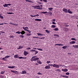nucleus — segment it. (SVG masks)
Listing matches in <instances>:
<instances>
[{
    "label": "nucleus",
    "mask_w": 78,
    "mask_h": 78,
    "mask_svg": "<svg viewBox=\"0 0 78 78\" xmlns=\"http://www.w3.org/2000/svg\"><path fill=\"white\" fill-rule=\"evenodd\" d=\"M32 7L33 8H34V9H39V10L42 9V8L40 7V6L39 5L33 6H32Z\"/></svg>",
    "instance_id": "obj_1"
},
{
    "label": "nucleus",
    "mask_w": 78,
    "mask_h": 78,
    "mask_svg": "<svg viewBox=\"0 0 78 78\" xmlns=\"http://www.w3.org/2000/svg\"><path fill=\"white\" fill-rule=\"evenodd\" d=\"M53 67L56 68H59V65H56L55 64L53 65Z\"/></svg>",
    "instance_id": "obj_2"
},
{
    "label": "nucleus",
    "mask_w": 78,
    "mask_h": 78,
    "mask_svg": "<svg viewBox=\"0 0 78 78\" xmlns=\"http://www.w3.org/2000/svg\"><path fill=\"white\" fill-rule=\"evenodd\" d=\"M11 72H12L13 73H15L16 75H19L18 72L17 71H13L11 70Z\"/></svg>",
    "instance_id": "obj_3"
},
{
    "label": "nucleus",
    "mask_w": 78,
    "mask_h": 78,
    "mask_svg": "<svg viewBox=\"0 0 78 78\" xmlns=\"http://www.w3.org/2000/svg\"><path fill=\"white\" fill-rule=\"evenodd\" d=\"M36 58V56H33L30 59L31 61H35V58Z\"/></svg>",
    "instance_id": "obj_4"
},
{
    "label": "nucleus",
    "mask_w": 78,
    "mask_h": 78,
    "mask_svg": "<svg viewBox=\"0 0 78 78\" xmlns=\"http://www.w3.org/2000/svg\"><path fill=\"white\" fill-rule=\"evenodd\" d=\"M11 4H5L4 5H3L4 7H8V6H11Z\"/></svg>",
    "instance_id": "obj_5"
},
{
    "label": "nucleus",
    "mask_w": 78,
    "mask_h": 78,
    "mask_svg": "<svg viewBox=\"0 0 78 78\" xmlns=\"http://www.w3.org/2000/svg\"><path fill=\"white\" fill-rule=\"evenodd\" d=\"M63 11H64V12H66V13H67V12H68V11L67 10V9H65L64 8L63 9Z\"/></svg>",
    "instance_id": "obj_6"
},
{
    "label": "nucleus",
    "mask_w": 78,
    "mask_h": 78,
    "mask_svg": "<svg viewBox=\"0 0 78 78\" xmlns=\"http://www.w3.org/2000/svg\"><path fill=\"white\" fill-rule=\"evenodd\" d=\"M21 74H26L27 73V71L25 70H23L22 71V73H20Z\"/></svg>",
    "instance_id": "obj_7"
},
{
    "label": "nucleus",
    "mask_w": 78,
    "mask_h": 78,
    "mask_svg": "<svg viewBox=\"0 0 78 78\" xmlns=\"http://www.w3.org/2000/svg\"><path fill=\"white\" fill-rule=\"evenodd\" d=\"M50 66H49V65L48 66H46L45 67V69H50Z\"/></svg>",
    "instance_id": "obj_8"
},
{
    "label": "nucleus",
    "mask_w": 78,
    "mask_h": 78,
    "mask_svg": "<svg viewBox=\"0 0 78 78\" xmlns=\"http://www.w3.org/2000/svg\"><path fill=\"white\" fill-rule=\"evenodd\" d=\"M28 52L25 51L24 52V56H27V55H28Z\"/></svg>",
    "instance_id": "obj_9"
},
{
    "label": "nucleus",
    "mask_w": 78,
    "mask_h": 78,
    "mask_svg": "<svg viewBox=\"0 0 78 78\" xmlns=\"http://www.w3.org/2000/svg\"><path fill=\"white\" fill-rule=\"evenodd\" d=\"M62 71H63V72H67L68 71V69H67L66 68L65 69H62Z\"/></svg>",
    "instance_id": "obj_10"
},
{
    "label": "nucleus",
    "mask_w": 78,
    "mask_h": 78,
    "mask_svg": "<svg viewBox=\"0 0 78 78\" xmlns=\"http://www.w3.org/2000/svg\"><path fill=\"white\" fill-rule=\"evenodd\" d=\"M14 58H19V56L18 54H16L14 56Z\"/></svg>",
    "instance_id": "obj_11"
},
{
    "label": "nucleus",
    "mask_w": 78,
    "mask_h": 78,
    "mask_svg": "<svg viewBox=\"0 0 78 78\" xmlns=\"http://www.w3.org/2000/svg\"><path fill=\"white\" fill-rule=\"evenodd\" d=\"M19 59H27V57H19Z\"/></svg>",
    "instance_id": "obj_12"
},
{
    "label": "nucleus",
    "mask_w": 78,
    "mask_h": 78,
    "mask_svg": "<svg viewBox=\"0 0 78 78\" xmlns=\"http://www.w3.org/2000/svg\"><path fill=\"white\" fill-rule=\"evenodd\" d=\"M73 47L75 48H78V45H73Z\"/></svg>",
    "instance_id": "obj_13"
},
{
    "label": "nucleus",
    "mask_w": 78,
    "mask_h": 78,
    "mask_svg": "<svg viewBox=\"0 0 78 78\" xmlns=\"http://www.w3.org/2000/svg\"><path fill=\"white\" fill-rule=\"evenodd\" d=\"M56 45H59V46H64V44H56L55 45V46Z\"/></svg>",
    "instance_id": "obj_14"
},
{
    "label": "nucleus",
    "mask_w": 78,
    "mask_h": 78,
    "mask_svg": "<svg viewBox=\"0 0 78 78\" xmlns=\"http://www.w3.org/2000/svg\"><path fill=\"white\" fill-rule=\"evenodd\" d=\"M68 12L69 14H72V13H73V12H72L70 11V9H68Z\"/></svg>",
    "instance_id": "obj_15"
},
{
    "label": "nucleus",
    "mask_w": 78,
    "mask_h": 78,
    "mask_svg": "<svg viewBox=\"0 0 78 78\" xmlns=\"http://www.w3.org/2000/svg\"><path fill=\"white\" fill-rule=\"evenodd\" d=\"M37 62L38 63V64H42V62H41V60H38L37 61Z\"/></svg>",
    "instance_id": "obj_16"
},
{
    "label": "nucleus",
    "mask_w": 78,
    "mask_h": 78,
    "mask_svg": "<svg viewBox=\"0 0 78 78\" xmlns=\"http://www.w3.org/2000/svg\"><path fill=\"white\" fill-rule=\"evenodd\" d=\"M21 34L22 35H23V34H25V32L24 31V30H22V32H21Z\"/></svg>",
    "instance_id": "obj_17"
},
{
    "label": "nucleus",
    "mask_w": 78,
    "mask_h": 78,
    "mask_svg": "<svg viewBox=\"0 0 78 78\" xmlns=\"http://www.w3.org/2000/svg\"><path fill=\"white\" fill-rule=\"evenodd\" d=\"M37 34L38 36H44L43 34H41L40 33H37Z\"/></svg>",
    "instance_id": "obj_18"
},
{
    "label": "nucleus",
    "mask_w": 78,
    "mask_h": 78,
    "mask_svg": "<svg viewBox=\"0 0 78 78\" xmlns=\"http://www.w3.org/2000/svg\"><path fill=\"white\" fill-rule=\"evenodd\" d=\"M75 41H72L70 42V44H75Z\"/></svg>",
    "instance_id": "obj_19"
},
{
    "label": "nucleus",
    "mask_w": 78,
    "mask_h": 78,
    "mask_svg": "<svg viewBox=\"0 0 78 78\" xmlns=\"http://www.w3.org/2000/svg\"><path fill=\"white\" fill-rule=\"evenodd\" d=\"M35 21H41V19H35Z\"/></svg>",
    "instance_id": "obj_20"
},
{
    "label": "nucleus",
    "mask_w": 78,
    "mask_h": 78,
    "mask_svg": "<svg viewBox=\"0 0 78 78\" xmlns=\"http://www.w3.org/2000/svg\"><path fill=\"white\" fill-rule=\"evenodd\" d=\"M56 27V26L54 25H52L51 26V28H54Z\"/></svg>",
    "instance_id": "obj_21"
},
{
    "label": "nucleus",
    "mask_w": 78,
    "mask_h": 78,
    "mask_svg": "<svg viewBox=\"0 0 78 78\" xmlns=\"http://www.w3.org/2000/svg\"><path fill=\"white\" fill-rule=\"evenodd\" d=\"M54 31H58L59 29H58V28H56L54 29Z\"/></svg>",
    "instance_id": "obj_22"
},
{
    "label": "nucleus",
    "mask_w": 78,
    "mask_h": 78,
    "mask_svg": "<svg viewBox=\"0 0 78 78\" xmlns=\"http://www.w3.org/2000/svg\"><path fill=\"white\" fill-rule=\"evenodd\" d=\"M9 57H10V56L9 55H6L5 56V58L7 59V58H9Z\"/></svg>",
    "instance_id": "obj_23"
},
{
    "label": "nucleus",
    "mask_w": 78,
    "mask_h": 78,
    "mask_svg": "<svg viewBox=\"0 0 78 78\" xmlns=\"http://www.w3.org/2000/svg\"><path fill=\"white\" fill-rule=\"evenodd\" d=\"M39 58L38 57L35 58V61H37L38 60H39Z\"/></svg>",
    "instance_id": "obj_24"
},
{
    "label": "nucleus",
    "mask_w": 78,
    "mask_h": 78,
    "mask_svg": "<svg viewBox=\"0 0 78 78\" xmlns=\"http://www.w3.org/2000/svg\"><path fill=\"white\" fill-rule=\"evenodd\" d=\"M53 9V8L52 7H50L48 8L49 10H50V11H52V9Z\"/></svg>",
    "instance_id": "obj_25"
},
{
    "label": "nucleus",
    "mask_w": 78,
    "mask_h": 78,
    "mask_svg": "<svg viewBox=\"0 0 78 78\" xmlns=\"http://www.w3.org/2000/svg\"><path fill=\"white\" fill-rule=\"evenodd\" d=\"M23 48V47L20 46H19V48H18V49H20L21 48Z\"/></svg>",
    "instance_id": "obj_26"
},
{
    "label": "nucleus",
    "mask_w": 78,
    "mask_h": 78,
    "mask_svg": "<svg viewBox=\"0 0 78 78\" xmlns=\"http://www.w3.org/2000/svg\"><path fill=\"white\" fill-rule=\"evenodd\" d=\"M16 34H21V32L18 31L16 32Z\"/></svg>",
    "instance_id": "obj_27"
},
{
    "label": "nucleus",
    "mask_w": 78,
    "mask_h": 78,
    "mask_svg": "<svg viewBox=\"0 0 78 78\" xmlns=\"http://www.w3.org/2000/svg\"><path fill=\"white\" fill-rule=\"evenodd\" d=\"M27 31V32H28V33H31V31L30 30H26Z\"/></svg>",
    "instance_id": "obj_28"
},
{
    "label": "nucleus",
    "mask_w": 78,
    "mask_h": 78,
    "mask_svg": "<svg viewBox=\"0 0 78 78\" xmlns=\"http://www.w3.org/2000/svg\"><path fill=\"white\" fill-rule=\"evenodd\" d=\"M20 37H21V38H23V37H24V36L22 35H20L19 36Z\"/></svg>",
    "instance_id": "obj_29"
},
{
    "label": "nucleus",
    "mask_w": 78,
    "mask_h": 78,
    "mask_svg": "<svg viewBox=\"0 0 78 78\" xmlns=\"http://www.w3.org/2000/svg\"><path fill=\"white\" fill-rule=\"evenodd\" d=\"M2 60H3V61H6V59L5 57H4L2 58Z\"/></svg>",
    "instance_id": "obj_30"
},
{
    "label": "nucleus",
    "mask_w": 78,
    "mask_h": 78,
    "mask_svg": "<svg viewBox=\"0 0 78 78\" xmlns=\"http://www.w3.org/2000/svg\"><path fill=\"white\" fill-rule=\"evenodd\" d=\"M23 28L24 30L25 31H27V29L26 27H23Z\"/></svg>",
    "instance_id": "obj_31"
},
{
    "label": "nucleus",
    "mask_w": 78,
    "mask_h": 78,
    "mask_svg": "<svg viewBox=\"0 0 78 78\" xmlns=\"http://www.w3.org/2000/svg\"><path fill=\"white\" fill-rule=\"evenodd\" d=\"M71 40H73L75 41H76V39L75 38H71Z\"/></svg>",
    "instance_id": "obj_32"
},
{
    "label": "nucleus",
    "mask_w": 78,
    "mask_h": 78,
    "mask_svg": "<svg viewBox=\"0 0 78 78\" xmlns=\"http://www.w3.org/2000/svg\"><path fill=\"white\" fill-rule=\"evenodd\" d=\"M41 13H43V14H45L46 13H47V12H41Z\"/></svg>",
    "instance_id": "obj_33"
},
{
    "label": "nucleus",
    "mask_w": 78,
    "mask_h": 78,
    "mask_svg": "<svg viewBox=\"0 0 78 78\" xmlns=\"http://www.w3.org/2000/svg\"><path fill=\"white\" fill-rule=\"evenodd\" d=\"M45 31L47 33H50V31H48L47 30H46Z\"/></svg>",
    "instance_id": "obj_34"
},
{
    "label": "nucleus",
    "mask_w": 78,
    "mask_h": 78,
    "mask_svg": "<svg viewBox=\"0 0 78 78\" xmlns=\"http://www.w3.org/2000/svg\"><path fill=\"white\" fill-rule=\"evenodd\" d=\"M7 14H14V13L11 12H7Z\"/></svg>",
    "instance_id": "obj_35"
},
{
    "label": "nucleus",
    "mask_w": 78,
    "mask_h": 78,
    "mask_svg": "<svg viewBox=\"0 0 78 78\" xmlns=\"http://www.w3.org/2000/svg\"><path fill=\"white\" fill-rule=\"evenodd\" d=\"M66 48H67V46H64L62 47V48L63 49H66Z\"/></svg>",
    "instance_id": "obj_36"
},
{
    "label": "nucleus",
    "mask_w": 78,
    "mask_h": 78,
    "mask_svg": "<svg viewBox=\"0 0 78 78\" xmlns=\"http://www.w3.org/2000/svg\"><path fill=\"white\" fill-rule=\"evenodd\" d=\"M9 24H10L11 25H16V24H14V23H12L11 22H10V23H9Z\"/></svg>",
    "instance_id": "obj_37"
},
{
    "label": "nucleus",
    "mask_w": 78,
    "mask_h": 78,
    "mask_svg": "<svg viewBox=\"0 0 78 78\" xmlns=\"http://www.w3.org/2000/svg\"><path fill=\"white\" fill-rule=\"evenodd\" d=\"M5 71H2L1 72V74H4V73H5Z\"/></svg>",
    "instance_id": "obj_38"
},
{
    "label": "nucleus",
    "mask_w": 78,
    "mask_h": 78,
    "mask_svg": "<svg viewBox=\"0 0 78 78\" xmlns=\"http://www.w3.org/2000/svg\"><path fill=\"white\" fill-rule=\"evenodd\" d=\"M36 51V50H33V49H31L30 50V51L31 52H32V51Z\"/></svg>",
    "instance_id": "obj_39"
},
{
    "label": "nucleus",
    "mask_w": 78,
    "mask_h": 78,
    "mask_svg": "<svg viewBox=\"0 0 78 78\" xmlns=\"http://www.w3.org/2000/svg\"><path fill=\"white\" fill-rule=\"evenodd\" d=\"M26 2H30L31 3H32V1H30L28 0H26Z\"/></svg>",
    "instance_id": "obj_40"
},
{
    "label": "nucleus",
    "mask_w": 78,
    "mask_h": 78,
    "mask_svg": "<svg viewBox=\"0 0 78 78\" xmlns=\"http://www.w3.org/2000/svg\"><path fill=\"white\" fill-rule=\"evenodd\" d=\"M37 50H40V51H42V49H40V48H37Z\"/></svg>",
    "instance_id": "obj_41"
},
{
    "label": "nucleus",
    "mask_w": 78,
    "mask_h": 78,
    "mask_svg": "<svg viewBox=\"0 0 78 78\" xmlns=\"http://www.w3.org/2000/svg\"><path fill=\"white\" fill-rule=\"evenodd\" d=\"M35 55H36V54H37V53H38V51H37L35 50Z\"/></svg>",
    "instance_id": "obj_42"
},
{
    "label": "nucleus",
    "mask_w": 78,
    "mask_h": 78,
    "mask_svg": "<svg viewBox=\"0 0 78 78\" xmlns=\"http://www.w3.org/2000/svg\"><path fill=\"white\" fill-rule=\"evenodd\" d=\"M66 75H69V74H70V73H69L68 72V73H66Z\"/></svg>",
    "instance_id": "obj_43"
},
{
    "label": "nucleus",
    "mask_w": 78,
    "mask_h": 78,
    "mask_svg": "<svg viewBox=\"0 0 78 78\" xmlns=\"http://www.w3.org/2000/svg\"><path fill=\"white\" fill-rule=\"evenodd\" d=\"M48 65L50 67V66H53L52 64H49Z\"/></svg>",
    "instance_id": "obj_44"
},
{
    "label": "nucleus",
    "mask_w": 78,
    "mask_h": 78,
    "mask_svg": "<svg viewBox=\"0 0 78 78\" xmlns=\"http://www.w3.org/2000/svg\"><path fill=\"white\" fill-rule=\"evenodd\" d=\"M0 18H1V19H3V17L2 15H1V14H0Z\"/></svg>",
    "instance_id": "obj_45"
},
{
    "label": "nucleus",
    "mask_w": 78,
    "mask_h": 78,
    "mask_svg": "<svg viewBox=\"0 0 78 78\" xmlns=\"http://www.w3.org/2000/svg\"><path fill=\"white\" fill-rule=\"evenodd\" d=\"M52 24H53L54 25H56V23L52 22Z\"/></svg>",
    "instance_id": "obj_46"
},
{
    "label": "nucleus",
    "mask_w": 78,
    "mask_h": 78,
    "mask_svg": "<svg viewBox=\"0 0 78 78\" xmlns=\"http://www.w3.org/2000/svg\"><path fill=\"white\" fill-rule=\"evenodd\" d=\"M38 16H39V14H37L36 15H34L35 17H38Z\"/></svg>",
    "instance_id": "obj_47"
},
{
    "label": "nucleus",
    "mask_w": 78,
    "mask_h": 78,
    "mask_svg": "<svg viewBox=\"0 0 78 78\" xmlns=\"http://www.w3.org/2000/svg\"><path fill=\"white\" fill-rule=\"evenodd\" d=\"M50 62H51L50 61H47V64H49V63H50Z\"/></svg>",
    "instance_id": "obj_48"
},
{
    "label": "nucleus",
    "mask_w": 78,
    "mask_h": 78,
    "mask_svg": "<svg viewBox=\"0 0 78 78\" xmlns=\"http://www.w3.org/2000/svg\"><path fill=\"white\" fill-rule=\"evenodd\" d=\"M63 76V77H65V78H69V77L68 76Z\"/></svg>",
    "instance_id": "obj_49"
},
{
    "label": "nucleus",
    "mask_w": 78,
    "mask_h": 78,
    "mask_svg": "<svg viewBox=\"0 0 78 78\" xmlns=\"http://www.w3.org/2000/svg\"><path fill=\"white\" fill-rule=\"evenodd\" d=\"M27 36H31V34H27Z\"/></svg>",
    "instance_id": "obj_50"
},
{
    "label": "nucleus",
    "mask_w": 78,
    "mask_h": 78,
    "mask_svg": "<svg viewBox=\"0 0 78 78\" xmlns=\"http://www.w3.org/2000/svg\"><path fill=\"white\" fill-rule=\"evenodd\" d=\"M62 67H66V68H67V67L65 65H62Z\"/></svg>",
    "instance_id": "obj_51"
},
{
    "label": "nucleus",
    "mask_w": 78,
    "mask_h": 78,
    "mask_svg": "<svg viewBox=\"0 0 78 78\" xmlns=\"http://www.w3.org/2000/svg\"><path fill=\"white\" fill-rule=\"evenodd\" d=\"M37 74H38V75H42V73H37Z\"/></svg>",
    "instance_id": "obj_52"
},
{
    "label": "nucleus",
    "mask_w": 78,
    "mask_h": 78,
    "mask_svg": "<svg viewBox=\"0 0 78 78\" xmlns=\"http://www.w3.org/2000/svg\"><path fill=\"white\" fill-rule=\"evenodd\" d=\"M55 19H53L52 20V21H53V22H55Z\"/></svg>",
    "instance_id": "obj_53"
},
{
    "label": "nucleus",
    "mask_w": 78,
    "mask_h": 78,
    "mask_svg": "<svg viewBox=\"0 0 78 78\" xmlns=\"http://www.w3.org/2000/svg\"><path fill=\"white\" fill-rule=\"evenodd\" d=\"M43 2H47V0H43Z\"/></svg>",
    "instance_id": "obj_54"
},
{
    "label": "nucleus",
    "mask_w": 78,
    "mask_h": 78,
    "mask_svg": "<svg viewBox=\"0 0 78 78\" xmlns=\"http://www.w3.org/2000/svg\"><path fill=\"white\" fill-rule=\"evenodd\" d=\"M31 49V48H27V50H30Z\"/></svg>",
    "instance_id": "obj_55"
},
{
    "label": "nucleus",
    "mask_w": 78,
    "mask_h": 78,
    "mask_svg": "<svg viewBox=\"0 0 78 78\" xmlns=\"http://www.w3.org/2000/svg\"><path fill=\"white\" fill-rule=\"evenodd\" d=\"M30 16H31V17H35L34 16H33L32 15H30Z\"/></svg>",
    "instance_id": "obj_56"
},
{
    "label": "nucleus",
    "mask_w": 78,
    "mask_h": 78,
    "mask_svg": "<svg viewBox=\"0 0 78 78\" xmlns=\"http://www.w3.org/2000/svg\"><path fill=\"white\" fill-rule=\"evenodd\" d=\"M8 67V68H9V69H12V66H9Z\"/></svg>",
    "instance_id": "obj_57"
},
{
    "label": "nucleus",
    "mask_w": 78,
    "mask_h": 78,
    "mask_svg": "<svg viewBox=\"0 0 78 78\" xmlns=\"http://www.w3.org/2000/svg\"><path fill=\"white\" fill-rule=\"evenodd\" d=\"M16 67V66H12V69L13 68H15Z\"/></svg>",
    "instance_id": "obj_58"
},
{
    "label": "nucleus",
    "mask_w": 78,
    "mask_h": 78,
    "mask_svg": "<svg viewBox=\"0 0 78 78\" xmlns=\"http://www.w3.org/2000/svg\"><path fill=\"white\" fill-rule=\"evenodd\" d=\"M33 38H38V37H33Z\"/></svg>",
    "instance_id": "obj_59"
},
{
    "label": "nucleus",
    "mask_w": 78,
    "mask_h": 78,
    "mask_svg": "<svg viewBox=\"0 0 78 78\" xmlns=\"http://www.w3.org/2000/svg\"><path fill=\"white\" fill-rule=\"evenodd\" d=\"M0 78H2V76L0 75Z\"/></svg>",
    "instance_id": "obj_60"
},
{
    "label": "nucleus",
    "mask_w": 78,
    "mask_h": 78,
    "mask_svg": "<svg viewBox=\"0 0 78 78\" xmlns=\"http://www.w3.org/2000/svg\"><path fill=\"white\" fill-rule=\"evenodd\" d=\"M58 70H59V69H56V70H55V71H58Z\"/></svg>",
    "instance_id": "obj_61"
},
{
    "label": "nucleus",
    "mask_w": 78,
    "mask_h": 78,
    "mask_svg": "<svg viewBox=\"0 0 78 78\" xmlns=\"http://www.w3.org/2000/svg\"><path fill=\"white\" fill-rule=\"evenodd\" d=\"M26 29H28V27H26Z\"/></svg>",
    "instance_id": "obj_62"
},
{
    "label": "nucleus",
    "mask_w": 78,
    "mask_h": 78,
    "mask_svg": "<svg viewBox=\"0 0 78 78\" xmlns=\"http://www.w3.org/2000/svg\"><path fill=\"white\" fill-rule=\"evenodd\" d=\"M10 37L11 38V37H13V36H10Z\"/></svg>",
    "instance_id": "obj_63"
},
{
    "label": "nucleus",
    "mask_w": 78,
    "mask_h": 78,
    "mask_svg": "<svg viewBox=\"0 0 78 78\" xmlns=\"http://www.w3.org/2000/svg\"><path fill=\"white\" fill-rule=\"evenodd\" d=\"M56 36L58 37H59V35H58V34H57Z\"/></svg>",
    "instance_id": "obj_64"
}]
</instances>
